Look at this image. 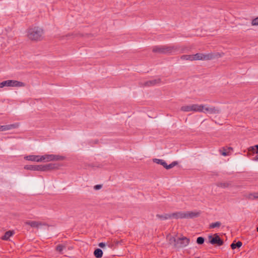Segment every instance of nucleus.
Returning <instances> with one entry per match:
<instances>
[{"label":"nucleus","mask_w":258,"mask_h":258,"mask_svg":"<svg viewBox=\"0 0 258 258\" xmlns=\"http://www.w3.org/2000/svg\"><path fill=\"white\" fill-rule=\"evenodd\" d=\"M245 197L250 200L258 199V192L249 193L245 195Z\"/></svg>","instance_id":"obj_15"},{"label":"nucleus","mask_w":258,"mask_h":258,"mask_svg":"<svg viewBox=\"0 0 258 258\" xmlns=\"http://www.w3.org/2000/svg\"><path fill=\"white\" fill-rule=\"evenodd\" d=\"M198 104L184 105L181 107V110L184 112H197Z\"/></svg>","instance_id":"obj_10"},{"label":"nucleus","mask_w":258,"mask_h":258,"mask_svg":"<svg viewBox=\"0 0 258 258\" xmlns=\"http://www.w3.org/2000/svg\"><path fill=\"white\" fill-rule=\"evenodd\" d=\"M251 25L252 26H258V17L252 20Z\"/></svg>","instance_id":"obj_26"},{"label":"nucleus","mask_w":258,"mask_h":258,"mask_svg":"<svg viewBox=\"0 0 258 258\" xmlns=\"http://www.w3.org/2000/svg\"><path fill=\"white\" fill-rule=\"evenodd\" d=\"M25 224L26 225H30L32 227L34 228H39L40 225H41V223L37 222V221H26L25 222Z\"/></svg>","instance_id":"obj_14"},{"label":"nucleus","mask_w":258,"mask_h":258,"mask_svg":"<svg viewBox=\"0 0 258 258\" xmlns=\"http://www.w3.org/2000/svg\"><path fill=\"white\" fill-rule=\"evenodd\" d=\"M197 112L208 114H218L220 112V110L208 104H198Z\"/></svg>","instance_id":"obj_3"},{"label":"nucleus","mask_w":258,"mask_h":258,"mask_svg":"<svg viewBox=\"0 0 258 258\" xmlns=\"http://www.w3.org/2000/svg\"><path fill=\"white\" fill-rule=\"evenodd\" d=\"M255 147H256V151L255 152L256 154H258V145H255Z\"/></svg>","instance_id":"obj_34"},{"label":"nucleus","mask_w":258,"mask_h":258,"mask_svg":"<svg viewBox=\"0 0 258 258\" xmlns=\"http://www.w3.org/2000/svg\"><path fill=\"white\" fill-rule=\"evenodd\" d=\"M242 246V242L238 241L236 244L233 243L231 245V247L232 249H235L236 247H240Z\"/></svg>","instance_id":"obj_24"},{"label":"nucleus","mask_w":258,"mask_h":258,"mask_svg":"<svg viewBox=\"0 0 258 258\" xmlns=\"http://www.w3.org/2000/svg\"><path fill=\"white\" fill-rule=\"evenodd\" d=\"M221 223L220 222H216L215 223H212L210 225V227L211 228H215L216 227H219L221 226Z\"/></svg>","instance_id":"obj_25"},{"label":"nucleus","mask_w":258,"mask_h":258,"mask_svg":"<svg viewBox=\"0 0 258 258\" xmlns=\"http://www.w3.org/2000/svg\"><path fill=\"white\" fill-rule=\"evenodd\" d=\"M14 232L13 231H8L5 233L4 236L3 237V239L8 240L10 237H11Z\"/></svg>","instance_id":"obj_21"},{"label":"nucleus","mask_w":258,"mask_h":258,"mask_svg":"<svg viewBox=\"0 0 258 258\" xmlns=\"http://www.w3.org/2000/svg\"><path fill=\"white\" fill-rule=\"evenodd\" d=\"M204 242V238L202 237H199L197 238V242L199 244H202Z\"/></svg>","instance_id":"obj_27"},{"label":"nucleus","mask_w":258,"mask_h":258,"mask_svg":"<svg viewBox=\"0 0 258 258\" xmlns=\"http://www.w3.org/2000/svg\"><path fill=\"white\" fill-rule=\"evenodd\" d=\"M66 246L62 244H59L56 247V250L59 253H62V251L65 249Z\"/></svg>","instance_id":"obj_23"},{"label":"nucleus","mask_w":258,"mask_h":258,"mask_svg":"<svg viewBox=\"0 0 258 258\" xmlns=\"http://www.w3.org/2000/svg\"><path fill=\"white\" fill-rule=\"evenodd\" d=\"M172 47L168 46H156L153 48V51L159 53H170Z\"/></svg>","instance_id":"obj_6"},{"label":"nucleus","mask_w":258,"mask_h":258,"mask_svg":"<svg viewBox=\"0 0 258 258\" xmlns=\"http://www.w3.org/2000/svg\"><path fill=\"white\" fill-rule=\"evenodd\" d=\"M64 159V157L62 156H59L54 154H45L41 155V162L45 163L50 161H54L58 160H62Z\"/></svg>","instance_id":"obj_5"},{"label":"nucleus","mask_w":258,"mask_h":258,"mask_svg":"<svg viewBox=\"0 0 258 258\" xmlns=\"http://www.w3.org/2000/svg\"><path fill=\"white\" fill-rule=\"evenodd\" d=\"M177 247H183L187 246L189 243V239L186 237H182L177 239Z\"/></svg>","instance_id":"obj_13"},{"label":"nucleus","mask_w":258,"mask_h":258,"mask_svg":"<svg viewBox=\"0 0 258 258\" xmlns=\"http://www.w3.org/2000/svg\"><path fill=\"white\" fill-rule=\"evenodd\" d=\"M257 154V155L256 156H258V154Z\"/></svg>","instance_id":"obj_37"},{"label":"nucleus","mask_w":258,"mask_h":258,"mask_svg":"<svg viewBox=\"0 0 258 258\" xmlns=\"http://www.w3.org/2000/svg\"><path fill=\"white\" fill-rule=\"evenodd\" d=\"M248 150L249 151H252L253 153H255V152L256 151V147L255 146L250 147Z\"/></svg>","instance_id":"obj_30"},{"label":"nucleus","mask_w":258,"mask_h":258,"mask_svg":"<svg viewBox=\"0 0 258 258\" xmlns=\"http://www.w3.org/2000/svg\"><path fill=\"white\" fill-rule=\"evenodd\" d=\"M254 161H258V156H256V157L254 158Z\"/></svg>","instance_id":"obj_35"},{"label":"nucleus","mask_w":258,"mask_h":258,"mask_svg":"<svg viewBox=\"0 0 258 258\" xmlns=\"http://www.w3.org/2000/svg\"><path fill=\"white\" fill-rule=\"evenodd\" d=\"M153 162L158 164H160L162 165L164 167H165L166 169H170L176 165H177L178 162L177 161H174L172 163H171L169 165H167L166 162L162 159H153Z\"/></svg>","instance_id":"obj_8"},{"label":"nucleus","mask_w":258,"mask_h":258,"mask_svg":"<svg viewBox=\"0 0 258 258\" xmlns=\"http://www.w3.org/2000/svg\"><path fill=\"white\" fill-rule=\"evenodd\" d=\"M25 169L30 170H36V171H46L51 170L55 168V165L53 164H48L44 165H35V166H25L24 167Z\"/></svg>","instance_id":"obj_4"},{"label":"nucleus","mask_w":258,"mask_h":258,"mask_svg":"<svg viewBox=\"0 0 258 258\" xmlns=\"http://www.w3.org/2000/svg\"><path fill=\"white\" fill-rule=\"evenodd\" d=\"M200 215L199 212L188 211L186 212V218H192L198 217Z\"/></svg>","instance_id":"obj_16"},{"label":"nucleus","mask_w":258,"mask_h":258,"mask_svg":"<svg viewBox=\"0 0 258 258\" xmlns=\"http://www.w3.org/2000/svg\"><path fill=\"white\" fill-rule=\"evenodd\" d=\"M8 87V81H5L0 83V88Z\"/></svg>","instance_id":"obj_28"},{"label":"nucleus","mask_w":258,"mask_h":258,"mask_svg":"<svg viewBox=\"0 0 258 258\" xmlns=\"http://www.w3.org/2000/svg\"><path fill=\"white\" fill-rule=\"evenodd\" d=\"M99 246H100L101 248H103L105 246V243L103 242H101L99 244Z\"/></svg>","instance_id":"obj_32"},{"label":"nucleus","mask_w":258,"mask_h":258,"mask_svg":"<svg viewBox=\"0 0 258 258\" xmlns=\"http://www.w3.org/2000/svg\"><path fill=\"white\" fill-rule=\"evenodd\" d=\"M18 123H14L9 125H0V132H4L10 130L13 128H16L19 127Z\"/></svg>","instance_id":"obj_12"},{"label":"nucleus","mask_w":258,"mask_h":258,"mask_svg":"<svg viewBox=\"0 0 258 258\" xmlns=\"http://www.w3.org/2000/svg\"><path fill=\"white\" fill-rule=\"evenodd\" d=\"M209 242L212 244H217L218 245H222L223 243L222 240L220 238L217 234L213 235H210L208 236Z\"/></svg>","instance_id":"obj_7"},{"label":"nucleus","mask_w":258,"mask_h":258,"mask_svg":"<svg viewBox=\"0 0 258 258\" xmlns=\"http://www.w3.org/2000/svg\"><path fill=\"white\" fill-rule=\"evenodd\" d=\"M221 154L224 156H227L228 155V153L227 152H226V151H222L221 152Z\"/></svg>","instance_id":"obj_33"},{"label":"nucleus","mask_w":258,"mask_h":258,"mask_svg":"<svg viewBox=\"0 0 258 258\" xmlns=\"http://www.w3.org/2000/svg\"><path fill=\"white\" fill-rule=\"evenodd\" d=\"M257 231L258 232V227L256 228Z\"/></svg>","instance_id":"obj_36"},{"label":"nucleus","mask_w":258,"mask_h":258,"mask_svg":"<svg viewBox=\"0 0 258 258\" xmlns=\"http://www.w3.org/2000/svg\"><path fill=\"white\" fill-rule=\"evenodd\" d=\"M25 159L35 162H41V155H30L24 157Z\"/></svg>","instance_id":"obj_11"},{"label":"nucleus","mask_w":258,"mask_h":258,"mask_svg":"<svg viewBox=\"0 0 258 258\" xmlns=\"http://www.w3.org/2000/svg\"><path fill=\"white\" fill-rule=\"evenodd\" d=\"M8 81V87H25L26 84L22 82L17 80H9Z\"/></svg>","instance_id":"obj_9"},{"label":"nucleus","mask_w":258,"mask_h":258,"mask_svg":"<svg viewBox=\"0 0 258 258\" xmlns=\"http://www.w3.org/2000/svg\"><path fill=\"white\" fill-rule=\"evenodd\" d=\"M223 53L211 52L209 53H198L193 54L194 60H208L222 57Z\"/></svg>","instance_id":"obj_2"},{"label":"nucleus","mask_w":258,"mask_h":258,"mask_svg":"<svg viewBox=\"0 0 258 258\" xmlns=\"http://www.w3.org/2000/svg\"><path fill=\"white\" fill-rule=\"evenodd\" d=\"M94 254L96 257L100 258L102 256L103 252L101 249L97 248L94 251Z\"/></svg>","instance_id":"obj_22"},{"label":"nucleus","mask_w":258,"mask_h":258,"mask_svg":"<svg viewBox=\"0 0 258 258\" xmlns=\"http://www.w3.org/2000/svg\"><path fill=\"white\" fill-rule=\"evenodd\" d=\"M172 215L176 218H186V212H178L173 214Z\"/></svg>","instance_id":"obj_19"},{"label":"nucleus","mask_w":258,"mask_h":258,"mask_svg":"<svg viewBox=\"0 0 258 258\" xmlns=\"http://www.w3.org/2000/svg\"><path fill=\"white\" fill-rule=\"evenodd\" d=\"M102 186L101 185H96L95 186H94V189H96V190H98L99 189H100L101 188Z\"/></svg>","instance_id":"obj_31"},{"label":"nucleus","mask_w":258,"mask_h":258,"mask_svg":"<svg viewBox=\"0 0 258 258\" xmlns=\"http://www.w3.org/2000/svg\"><path fill=\"white\" fill-rule=\"evenodd\" d=\"M27 36L31 40L40 41L44 38V31L40 27L32 28L28 30Z\"/></svg>","instance_id":"obj_1"},{"label":"nucleus","mask_w":258,"mask_h":258,"mask_svg":"<svg viewBox=\"0 0 258 258\" xmlns=\"http://www.w3.org/2000/svg\"><path fill=\"white\" fill-rule=\"evenodd\" d=\"M157 216L162 219H166L170 218V217H171L170 215H166L165 216H159V215H157Z\"/></svg>","instance_id":"obj_29"},{"label":"nucleus","mask_w":258,"mask_h":258,"mask_svg":"<svg viewBox=\"0 0 258 258\" xmlns=\"http://www.w3.org/2000/svg\"><path fill=\"white\" fill-rule=\"evenodd\" d=\"M160 79H154L146 82L145 85L148 86H153L158 84L160 82Z\"/></svg>","instance_id":"obj_17"},{"label":"nucleus","mask_w":258,"mask_h":258,"mask_svg":"<svg viewBox=\"0 0 258 258\" xmlns=\"http://www.w3.org/2000/svg\"><path fill=\"white\" fill-rule=\"evenodd\" d=\"M180 58L183 60L194 61L193 54L183 55L181 56Z\"/></svg>","instance_id":"obj_20"},{"label":"nucleus","mask_w":258,"mask_h":258,"mask_svg":"<svg viewBox=\"0 0 258 258\" xmlns=\"http://www.w3.org/2000/svg\"><path fill=\"white\" fill-rule=\"evenodd\" d=\"M168 239L171 245L177 247V245H178L177 240H176L174 237L169 236H168Z\"/></svg>","instance_id":"obj_18"}]
</instances>
